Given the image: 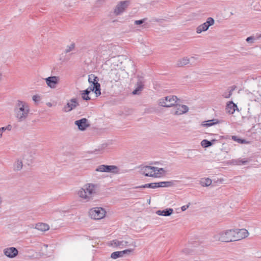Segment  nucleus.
<instances>
[{
  "mask_svg": "<svg viewBox=\"0 0 261 261\" xmlns=\"http://www.w3.org/2000/svg\"><path fill=\"white\" fill-rule=\"evenodd\" d=\"M30 112L29 105L25 101L17 100L14 105V113L18 122H24L27 119Z\"/></svg>",
  "mask_w": 261,
  "mask_h": 261,
  "instance_id": "obj_1",
  "label": "nucleus"
},
{
  "mask_svg": "<svg viewBox=\"0 0 261 261\" xmlns=\"http://www.w3.org/2000/svg\"><path fill=\"white\" fill-rule=\"evenodd\" d=\"M98 189V185L89 183L85 184L77 192L78 196L85 202L89 201L93 199Z\"/></svg>",
  "mask_w": 261,
  "mask_h": 261,
  "instance_id": "obj_2",
  "label": "nucleus"
},
{
  "mask_svg": "<svg viewBox=\"0 0 261 261\" xmlns=\"http://www.w3.org/2000/svg\"><path fill=\"white\" fill-rule=\"evenodd\" d=\"M140 172L145 176L159 177L162 176L165 171L164 168L149 166H143L141 168Z\"/></svg>",
  "mask_w": 261,
  "mask_h": 261,
  "instance_id": "obj_3",
  "label": "nucleus"
},
{
  "mask_svg": "<svg viewBox=\"0 0 261 261\" xmlns=\"http://www.w3.org/2000/svg\"><path fill=\"white\" fill-rule=\"evenodd\" d=\"M215 241L228 243L234 241L233 229L220 231L213 237Z\"/></svg>",
  "mask_w": 261,
  "mask_h": 261,
  "instance_id": "obj_4",
  "label": "nucleus"
},
{
  "mask_svg": "<svg viewBox=\"0 0 261 261\" xmlns=\"http://www.w3.org/2000/svg\"><path fill=\"white\" fill-rule=\"evenodd\" d=\"M178 100L177 96L170 95L160 99L159 101V105L164 107H173Z\"/></svg>",
  "mask_w": 261,
  "mask_h": 261,
  "instance_id": "obj_5",
  "label": "nucleus"
},
{
  "mask_svg": "<svg viewBox=\"0 0 261 261\" xmlns=\"http://www.w3.org/2000/svg\"><path fill=\"white\" fill-rule=\"evenodd\" d=\"M130 5V1L128 0L119 2L114 9V14L118 16L124 12Z\"/></svg>",
  "mask_w": 261,
  "mask_h": 261,
  "instance_id": "obj_6",
  "label": "nucleus"
},
{
  "mask_svg": "<svg viewBox=\"0 0 261 261\" xmlns=\"http://www.w3.org/2000/svg\"><path fill=\"white\" fill-rule=\"evenodd\" d=\"M106 214V211L101 207H94L91 208L89 212L91 218L95 220L102 219L105 217Z\"/></svg>",
  "mask_w": 261,
  "mask_h": 261,
  "instance_id": "obj_7",
  "label": "nucleus"
},
{
  "mask_svg": "<svg viewBox=\"0 0 261 261\" xmlns=\"http://www.w3.org/2000/svg\"><path fill=\"white\" fill-rule=\"evenodd\" d=\"M97 172H105L112 173L113 174L119 173V168L115 165H101L98 166L95 169Z\"/></svg>",
  "mask_w": 261,
  "mask_h": 261,
  "instance_id": "obj_8",
  "label": "nucleus"
},
{
  "mask_svg": "<svg viewBox=\"0 0 261 261\" xmlns=\"http://www.w3.org/2000/svg\"><path fill=\"white\" fill-rule=\"evenodd\" d=\"M99 79L97 76H95L93 74L89 75L88 76V82L91 85L95 87V94L96 96H99L101 94L100 91V85L98 83Z\"/></svg>",
  "mask_w": 261,
  "mask_h": 261,
  "instance_id": "obj_9",
  "label": "nucleus"
},
{
  "mask_svg": "<svg viewBox=\"0 0 261 261\" xmlns=\"http://www.w3.org/2000/svg\"><path fill=\"white\" fill-rule=\"evenodd\" d=\"M215 20L212 17H208L206 22L198 26L196 29V32L197 34H200L202 32L207 31L209 27L214 25Z\"/></svg>",
  "mask_w": 261,
  "mask_h": 261,
  "instance_id": "obj_10",
  "label": "nucleus"
},
{
  "mask_svg": "<svg viewBox=\"0 0 261 261\" xmlns=\"http://www.w3.org/2000/svg\"><path fill=\"white\" fill-rule=\"evenodd\" d=\"M189 111V108L183 105L176 104L171 110V113L174 115H180L186 113Z\"/></svg>",
  "mask_w": 261,
  "mask_h": 261,
  "instance_id": "obj_11",
  "label": "nucleus"
},
{
  "mask_svg": "<svg viewBox=\"0 0 261 261\" xmlns=\"http://www.w3.org/2000/svg\"><path fill=\"white\" fill-rule=\"evenodd\" d=\"M234 241L242 240L248 236V232L245 229H233Z\"/></svg>",
  "mask_w": 261,
  "mask_h": 261,
  "instance_id": "obj_12",
  "label": "nucleus"
},
{
  "mask_svg": "<svg viewBox=\"0 0 261 261\" xmlns=\"http://www.w3.org/2000/svg\"><path fill=\"white\" fill-rule=\"evenodd\" d=\"M79 105L76 98L71 99L63 108V111L69 112L75 109Z\"/></svg>",
  "mask_w": 261,
  "mask_h": 261,
  "instance_id": "obj_13",
  "label": "nucleus"
},
{
  "mask_svg": "<svg viewBox=\"0 0 261 261\" xmlns=\"http://www.w3.org/2000/svg\"><path fill=\"white\" fill-rule=\"evenodd\" d=\"M47 85L50 88H55L59 84L60 77L57 76H49L45 79Z\"/></svg>",
  "mask_w": 261,
  "mask_h": 261,
  "instance_id": "obj_14",
  "label": "nucleus"
},
{
  "mask_svg": "<svg viewBox=\"0 0 261 261\" xmlns=\"http://www.w3.org/2000/svg\"><path fill=\"white\" fill-rule=\"evenodd\" d=\"M74 123L77 126L79 129L82 131L86 130L90 125L86 118H82L80 120H76Z\"/></svg>",
  "mask_w": 261,
  "mask_h": 261,
  "instance_id": "obj_15",
  "label": "nucleus"
},
{
  "mask_svg": "<svg viewBox=\"0 0 261 261\" xmlns=\"http://www.w3.org/2000/svg\"><path fill=\"white\" fill-rule=\"evenodd\" d=\"M4 253L6 256L13 258L18 255V251L15 247H11L4 249Z\"/></svg>",
  "mask_w": 261,
  "mask_h": 261,
  "instance_id": "obj_16",
  "label": "nucleus"
},
{
  "mask_svg": "<svg viewBox=\"0 0 261 261\" xmlns=\"http://www.w3.org/2000/svg\"><path fill=\"white\" fill-rule=\"evenodd\" d=\"M144 81L143 78L140 77L136 84V88L133 91L132 93L134 95L139 94L143 89Z\"/></svg>",
  "mask_w": 261,
  "mask_h": 261,
  "instance_id": "obj_17",
  "label": "nucleus"
},
{
  "mask_svg": "<svg viewBox=\"0 0 261 261\" xmlns=\"http://www.w3.org/2000/svg\"><path fill=\"white\" fill-rule=\"evenodd\" d=\"M236 110H239L237 105L233 103V101H231L227 103L226 111L228 113L232 114Z\"/></svg>",
  "mask_w": 261,
  "mask_h": 261,
  "instance_id": "obj_18",
  "label": "nucleus"
},
{
  "mask_svg": "<svg viewBox=\"0 0 261 261\" xmlns=\"http://www.w3.org/2000/svg\"><path fill=\"white\" fill-rule=\"evenodd\" d=\"M23 161L21 159H17L13 165V170L15 172L20 171L23 167Z\"/></svg>",
  "mask_w": 261,
  "mask_h": 261,
  "instance_id": "obj_19",
  "label": "nucleus"
},
{
  "mask_svg": "<svg viewBox=\"0 0 261 261\" xmlns=\"http://www.w3.org/2000/svg\"><path fill=\"white\" fill-rule=\"evenodd\" d=\"M133 249H126L121 251L114 252L111 254V257L113 259H116L119 257H122L124 254L130 253Z\"/></svg>",
  "mask_w": 261,
  "mask_h": 261,
  "instance_id": "obj_20",
  "label": "nucleus"
},
{
  "mask_svg": "<svg viewBox=\"0 0 261 261\" xmlns=\"http://www.w3.org/2000/svg\"><path fill=\"white\" fill-rule=\"evenodd\" d=\"M173 213V210L171 208H168L163 210H158L156 214L159 216H169Z\"/></svg>",
  "mask_w": 261,
  "mask_h": 261,
  "instance_id": "obj_21",
  "label": "nucleus"
},
{
  "mask_svg": "<svg viewBox=\"0 0 261 261\" xmlns=\"http://www.w3.org/2000/svg\"><path fill=\"white\" fill-rule=\"evenodd\" d=\"M35 228L42 231H45L49 229V226L46 223H38L36 224Z\"/></svg>",
  "mask_w": 261,
  "mask_h": 261,
  "instance_id": "obj_22",
  "label": "nucleus"
},
{
  "mask_svg": "<svg viewBox=\"0 0 261 261\" xmlns=\"http://www.w3.org/2000/svg\"><path fill=\"white\" fill-rule=\"evenodd\" d=\"M190 62V59L187 57H184L179 59L176 63V66L178 67H182L187 65Z\"/></svg>",
  "mask_w": 261,
  "mask_h": 261,
  "instance_id": "obj_23",
  "label": "nucleus"
},
{
  "mask_svg": "<svg viewBox=\"0 0 261 261\" xmlns=\"http://www.w3.org/2000/svg\"><path fill=\"white\" fill-rule=\"evenodd\" d=\"M128 242L126 241H119L115 240L113 241L112 245L115 246H119L120 247H126L127 246Z\"/></svg>",
  "mask_w": 261,
  "mask_h": 261,
  "instance_id": "obj_24",
  "label": "nucleus"
},
{
  "mask_svg": "<svg viewBox=\"0 0 261 261\" xmlns=\"http://www.w3.org/2000/svg\"><path fill=\"white\" fill-rule=\"evenodd\" d=\"M219 123V121L217 119H214L212 120H208L207 121H205L203 122V123L202 124L203 126L205 127H210L213 125L218 124Z\"/></svg>",
  "mask_w": 261,
  "mask_h": 261,
  "instance_id": "obj_25",
  "label": "nucleus"
},
{
  "mask_svg": "<svg viewBox=\"0 0 261 261\" xmlns=\"http://www.w3.org/2000/svg\"><path fill=\"white\" fill-rule=\"evenodd\" d=\"M237 88L236 86H232L229 88L228 92H225L223 94L222 96L225 98H229L231 97L233 91Z\"/></svg>",
  "mask_w": 261,
  "mask_h": 261,
  "instance_id": "obj_26",
  "label": "nucleus"
},
{
  "mask_svg": "<svg viewBox=\"0 0 261 261\" xmlns=\"http://www.w3.org/2000/svg\"><path fill=\"white\" fill-rule=\"evenodd\" d=\"M173 183L172 181H162L160 182H156L157 188L159 187H169L172 185Z\"/></svg>",
  "mask_w": 261,
  "mask_h": 261,
  "instance_id": "obj_27",
  "label": "nucleus"
},
{
  "mask_svg": "<svg viewBox=\"0 0 261 261\" xmlns=\"http://www.w3.org/2000/svg\"><path fill=\"white\" fill-rule=\"evenodd\" d=\"M215 141V140H212V141H210L204 139L201 142V145L204 148L212 146L213 144V142Z\"/></svg>",
  "mask_w": 261,
  "mask_h": 261,
  "instance_id": "obj_28",
  "label": "nucleus"
},
{
  "mask_svg": "<svg viewBox=\"0 0 261 261\" xmlns=\"http://www.w3.org/2000/svg\"><path fill=\"white\" fill-rule=\"evenodd\" d=\"M136 188H152L154 189L157 188L156 186V182H152V183H149V184H146L144 185H142L141 186L137 187Z\"/></svg>",
  "mask_w": 261,
  "mask_h": 261,
  "instance_id": "obj_29",
  "label": "nucleus"
},
{
  "mask_svg": "<svg viewBox=\"0 0 261 261\" xmlns=\"http://www.w3.org/2000/svg\"><path fill=\"white\" fill-rule=\"evenodd\" d=\"M249 162L248 160L245 159H238L232 161V163L234 165H245Z\"/></svg>",
  "mask_w": 261,
  "mask_h": 261,
  "instance_id": "obj_30",
  "label": "nucleus"
},
{
  "mask_svg": "<svg viewBox=\"0 0 261 261\" xmlns=\"http://www.w3.org/2000/svg\"><path fill=\"white\" fill-rule=\"evenodd\" d=\"M231 139L233 141H236L240 144H246L248 143L246 140L239 138L236 136H232Z\"/></svg>",
  "mask_w": 261,
  "mask_h": 261,
  "instance_id": "obj_31",
  "label": "nucleus"
},
{
  "mask_svg": "<svg viewBox=\"0 0 261 261\" xmlns=\"http://www.w3.org/2000/svg\"><path fill=\"white\" fill-rule=\"evenodd\" d=\"M212 184V180L208 178H204L201 181L202 186H208Z\"/></svg>",
  "mask_w": 261,
  "mask_h": 261,
  "instance_id": "obj_32",
  "label": "nucleus"
},
{
  "mask_svg": "<svg viewBox=\"0 0 261 261\" xmlns=\"http://www.w3.org/2000/svg\"><path fill=\"white\" fill-rule=\"evenodd\" d=\"M74 48H75V44L73 43H71L69 45H67L66 46V48L64 52H65V53L67 54V53L71 51L72 50H73Z\"/></svg>",
  "mask_w": 261,
  "mask_h": 261,
  "instance_id": "obj_33",
  "label": "nucleus"
},
{
  "mask_svg": "<svg viewBox=\"0 0 261 261\" xmlns=\"http://www.w3.org/2000/svg\"><path fill=\"white\" fill-rule=\"evenodd\" d=\"M81 94L83 100L87 101L91 99V98L88 95L83 94V92H81Z\"/></svg>",
  "mask_w": 261,
  "mask_h": 261,
  "instance_id": "obj_34",
  "label": "nucleus"
},
{
  "mask_svg": "<svg viewBox=\"0 0 261 261\" xmlns=\"http://www.w3.org/2000/svg\"><path fill=\"white\" fill-rule=\"evenodd\" d=\"M145 19H143L141 20H135L134 22V23H135V24H136V25L141 24L144 22Z\"/></svg>",
  "mask_w": 261,
  "mask_h": 261,
  "instance_id": "obj_35",
  "label": "nucleus"
},
{
  "mask_svg": "<svg viewBox=\"0 0 261 261\" xmlns=\"http://www.w3.org/2000/svg\"><path fill=\"white\" fill-rule=\"evenodd\" d=\"M182 252L184 254L187 255V254H190L192 252V250L190 249H187V248H185L182 250Z\"/></svg>",
  "mask_w": 261,
  "mask_h": 261,
  "instance_id": "obj_36",
  "label": "nucleus"
},
{
  "mask_svg": "<svg viewBox=\"0 0 261 261\" xmlns=\"http://www.w3.org/2000/svg\"><path fill=\"white\" fill-rule=\"evenodd\" d=\"M254 40V37H253L252 36H250V37H248L246 39V41L248 42L252 43Z\"/></svg>",
  "mask_w": 261,
  "mask_h": 261,
  "instance_id": "obj_37",
  "label": "nucleus"
},
{
  "mask_svg": "<svg viewBox=\"0 0 261 261\" xmlns=\"http://www.w3.org/2000/svg\"><path fill=\"white\" fill-rule=\"evenodd\" d=\"M190 205V203H189L187 205L182 206L181 207L182 211H186L189 207Z\"/></svg>",
  "mask_w": 261,
  "mask_h": 261,
  "instance_id": "obj_38",
  "label": "nucleus"
},
{
  "mask_svg": "<svg viewBox=\"0 0 261 261\" xmlns=\"http://www.w3.org/2000/svg\"><path fill=\"white\" fill-rule=\"evenodd\" d=\"M87 89H89L90 92H91V91H94L95 92L96 88H95V87L90 85Z\"/></svg>",
  "mask_w": 261,
  "mask_h": 261,
  "instance_id": "obj_39",
  "label": "nucleus"
},
{
  "mask_svg": "<svg viewBox=\"0 0 261 261\" xmlns=\"http://www.w3.org/2000/svg\"><path fill=\"white\" fill-rule=\"evenodd\" d=\"M39 98L40 97L37 95H34L32 97V99L34 101H37L39 100Z\"/></svg>",
  "mask_w": 261,
  "mask_h": 261,
  "instance_id": "obj_40",
  "label": "nucleus"
},
{
  "mask_svg": "<svg viewBox=\"0 0 261 261\" xmlns=\"http://www.w3.org/2000/svg\"><path fill=\"white\" fill-rule=\"evenodd\" d=\"M5 131V129L3 127L0 128V139L3 136V133Z\"/></svg>",
  "mask_w": 261,
  "mask_h": 261,
  "instance_id": "obj_41",
  "label": "nucleus"
},
{
  "mask_svg": "<svg viewBox=\"0 0 261 261\" xmlns=\"http://www.w3.org/2000/svg\"><path fill=\"white\" fill-rule=\"evenodd\" d=\"M81 92H83V94L88 95L90 93L89 92V89H86L85 90L82 91Z\"/></svg>",
  "mask_w": 261,
  "mask_h": 261,
  "instance_id": "obj_42",
  "label": "nucleus"
},
{
  "mask_svg": "<svg viewBox=\"0 0 261 261\" xmlns=\"http://www.w3.org/2000/svg\"><path fill=\"white\" fill-rule=\"evenodd\" d=\"M4 127V128H5V130H10L11 129V128H12V126H11V125H10V124L8 125H7V126H6V127Z\"/></svg>",
  "mask_w": 261,
  "mask_h": 261,
  "instance_id": "obj_43",
  "label": "nucleus"
},
{
  "mask_svg": "<svg viewBox=\"0 0 261 261\" xmlns=\"http://www.w3.org/2000/svg\"><path fill=\"white\" fill-rule=\"evenodd\" d=\"M131 245L134 247H136V243L135 242H132Z\"/></svg>",
  "mask_w": 261,
  "mask_h": 261,
  "instance_id": "obj_44",
  "label": "nucleus"
},
{
  "mask_svg": "<svg viewBox=\"0 0 261 261\" xmlns=\"http://www.w3.org/2000/svg\"><path fill=\"white\" fill-rule=\"evenodd\" d=\"M2 203V199H1V197H0V205Z\"/></svg>",
  "mask_w": 261,
  "mask_h": 261,
  "instance_id": "obj_45",
  "label": "nucleus"
},
{
  "mask_svg": "<svg viewBox=\"0 0 261 261\" xmlns=\"http://www.w3.org/2000/svg\"><path fill=\"white\" fill-rule=\"evenodd\" d=\"M44 246H45L46 247H47V246H47V245H45Z\"/></svg>",
  "mask_w": 261,
  "mask_h": 261,
  "instance_id": "obj_46",
  "label": "nucleus"
},
{
  "mask_svg": "<svg viewBox=\"0 0 261 261\" xmlns=\"http://www.w3.org/2000/svg\"><path fill=\"white\" fill-rule=\"evenodd\" d=\"M118 80V79L115 80V81H117Z\"/></svg>",
  "mask_w": 261,
  "mask_h": 261,
  "instance_id": "obj_47",
  "label": "nucleus"
}]
</instances>
